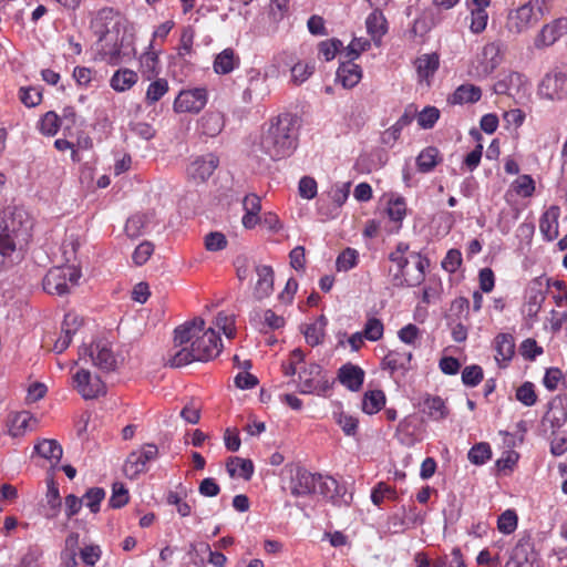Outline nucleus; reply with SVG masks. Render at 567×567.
Wrapping results in <instances>:
<instances>
[{
    "label": "nucleus",
    "mask_w": 567,
    "mask_h": 567,
    "mask_svg": "<svg viewBox=\"0 0 567 567\" xmlns=\"http://www.w3.org/2000/svg\"><path fill=\"white\" fill-rule=\"evenodd\" d=\"M174 352L167 363L171 367H184L193 361H209L216 358L223 348L221 340L213 328H205V321L196 318L175 329Z\"/></svg>",
    "instance_id": "1"
},
{
    "label": "nucleus",
    "mask_w": 567,
    "mask_h": 567,
    "mask_svg": "<svg viewBox=\"0 0 567 567\" xmlns=\"http://www.w3.org/2000/svg\"><path fill=\"white\" fill-rule=\"evenodd\" d=\"M391 281L395 287H415L425 278L429 259L417 251L410 250L405 243H399L389 254Z\"/></svg>",
    "instance_id": "2"
},
{
    "label": "nucleus",
    "mask_w": 567,
    "mask_h": 567,
    "mask_svg": "<svg viewBox=\"0 0 567 567\" xmlns=\"http://www.w3.org/2000/svg\"><path fill=\"white\" fill-rule=\"evenodd\" d=\"M298 134L292 118L279 115L264 127L260 136L261 151L272 159L290 156L297 147Z\"/></svg>",
    "instance_id": "3"
},
{
    "label": "nucleus",
    "mask_w": 567,
    "mask_h": 567,
    "mask_svg": "<svg viewBox=\"0 0 567 567\" xmlns=\"http://www.w3.org/2000/svg\"><path fill=\"white\" fill-rule=\"evenodd\" d=\"M28 220L22 209L13 208L0 216V265L19 257L22 244L29 237Z\"/></svg>",
    "instance_id": "4"
},
{
    "label": "nucleus",
    "mask_w": 567,
    "mask_h": 567,
    "mask_svg": "<svg viewBox=\"0 0 567 567\" xmlns=\"http://www.w3.org/2000/svg\"><path fill=\"white\" fill-rule=\"evenodd\" d=\"M81 276V269L75 265L53 267L43 278V289L50 295H66L78 286Z\"/></svg>",
    "instance_id": "5"
},
{
    "label": "nucleus",
    "mask_w": 567,
    "mask_h": 567,
    "mask_svg": "<svg viewBox=\"0 0 567 567\" xmlns=\"http://www.w3.org/2000/svg\"><path fill=\"white\" fill-rule=\"evenodd\" d=\"M158 457V447L155 444L146 443L138 450L128 454L124 463V474L133 480L150 468V463Z\"/></svg>",
    "instance_id": "6"
},
{
    "label": "nucleus",
    "mask_w": 567,
    "mask_h": 567,
    "mask_svg": "<svg viewBox=\"0 0 567 567\" xmlns=\"http://www.w3.org/2000/svg\"><path fill=\"white\" fill-rule=\"evenodd\" d=\"M503 53L497 42L486 43L477 55L476 63L472 64L468 74L473 78H485L492 74L502 63Z\"/></svg>",
    "instance_id": "7"
},
{
    "label": "nucleus",
    "mask_w": 567,
    "mask_h": 567,
    "mask_svg": "<svg viewBox=\"0 0 567 567\" xmlns=\"http://www.w3.org/2000/svg\"><path fill=\"white\" fill-rule=\"evenodd\" d=\"M71 385L84 400L96 399L106 392L101 378L82 368L72 373Z\"/></svg>",
    "instance_id": "8"
},
{
    "label": "nucleus",
    "mask_w": 567,
    "mask_h": 567,
    "mask_svg": "<svg viewBox=\"0 0 567 567\" xmlns=\"http://www.w3.org/2000/svg\"><path fill=\"white\" fill-rule=\"evenodd\" d=\"M122 20L116 10L104 7L92 14L90 29L97 39L107 37L120 32Z\"/></svg>",
    "instance_id": "9"
},
{
    "label": "nucleus",
    "mask_w": 567,
    "mask_h": 567,
    "mask_svg": "<svg viewBox=\"0 0 567 567\" xmlns=\"http://www.w3.org/2000/svg\"><path fill=\"white\" fill-rule=\"evenodd\" d=\"M89 357L92 363L106 371L115 369L117 360L107 342L99 341L91 344L90 348L81 347L79 350V360H85Z\"/></svg>",
    "instance_id": "10"
},
{
    "label": "nucleus",
    "mask_w": 567,
    "mask_h": 567,
    "mask_svg": "<svg viewBox=\"0 0 567 567\" xmlns=\"http://www.w3.org/2000/svg\"><path fill=\"white\" fill-rule=\"evenodd\" d=\"M208 102V93L204 87L183 90L176 96L173 109L176 113H199Z\"/></svg>",
    "instance_id": "11"
},
{
    "label": "nucleus",
    "mask_w": 567,
    "mask_h": 567,
    "mask_svg": "<svg viewBox=\"0 0 567 567\" xmlns=\"http://www.w3.org/2000/svg\"><path fill=\"white\" fill-rule=\"evenodd\" d=\"M537 95L548 101H559L567 96V75L563 72H550L540 81Z\"/></svg>",
    "instance_id": "12"
},
{
    "label": "nucleus",
    "mask_w": 567,
    "mask_h": 567,
    "mask_svg": "<svg viewBox=\"0 0 567 567\" xmlns=\"http://www.w3.org/2000/svg\"><path fill=\"white\" fill-rule=\"evenodd\" d=\"M317 477L313 494H320L336 505H348L350 503L352 495L348 494L346 487L341 486L336 478L323 475H317Z\"/></svg>",
    "instance_id": "13"
},
{
    "label": "nucleus",
    "mask_w": 567,
    "mask_h": 567,
    "mask_svg": "<svg viewBox=\"0 0 567 567\" xmlns=\"http://www.w3.org/2000/svg\"><path fill=\"white\" fill-rule=\"evenodd\" d=\"M528 86V80L519 72L508 71L499 75L494 83V92L496 94H505L509 96H522Z\"/></svg>",
    "instance_id": "14"
},
{
    "label": "nucleus",
    "mask_w": 567,
    "mask_h": 567,
    "mask_svg": "<svg viewBox=\"0 0 567 567\" xmlns=\"http://www.w3.org/2000/svg\"><path fill=\"white\" fill-rule=\"evenodd\" d=\"M39 420L28 411L11 412L6 420L7 432L12 437H22L38 429Z\"/></svg>",
    "instance_id": "15"
},
{
    "label": "nucleus",
    "mask_w": 567,
    "mask_h": 567,
    "mask_svg": "<svg viewBox=\"0 0 567 567\" xmlns=\"http://www.w3.org/2000/svg\"><path fill=\"white\" fill-rule=\"evenodd\" d=\"M219 159L214 154L196 157L187 167V176L195 184L206 182L218 167Z\"/></svg>",
    "instance_id": "16"
},
{
    "label": "nucleus",
    "mask_w": 567,
    "mask_h": 567,
    "mask_svg": "<svg viewBox=\"0 0 567 567\" xmlns=\"http://www.w3.org/2000/svg\"><path fill=\"white\" fill-rule=\"evenodd\" d=\"M524 299L522 311L529 320H534L545 301L544 286L539 278L529 282L525 290Z\"/></svg>",
    "instance_id": "17"
},
{
    "label": "nucleus",
    "mask_w": 567,
    "mask_h": 567,
    "mask_svg": "<svg viewBox=\"0 0 567 567\" xmlns=\"http://www.w3.org/2000/svg\"><path fill=\"white\" fill-rule=\"evenodd\" d=\"M537 22V16L530 3H525L512 10L507 18V28L515 33L528 30Z\"/></svg>",
    "instance_id": "18"
},
{
    "label": "nucleus",
    "mask_w": 567,
    "mask_h": 567,
    "mask_svg": "<svg viewBox=\"0 0 567 567\" xmlns=\"http://www.w3.org/2000/svg\"><path fill=\"white\" fill-rule=\"evenodd\" d=\"M122 41L118 39V33L107 37L99 38L96 43V51L100 59L110 65H117L122 62Z\"/></svg>",
    "instance_id": "19"
},
{
    "label": "nucleus",
    "mask_w": 567,
    "mask_h": 567,
    "mask_svg": "<svg viewBox=\"0 0 567 567\" xmlns=\"http://www.w3.org/2000/svg\"><path fill=\"white\" fill-rule=\"evenodd\" d=\"M567 34V17H561L545 24L535 39L537 48L550 47Z\"/></svg>",
    "instance_id": "20"
},
{
    "label": "nucleus",
    "mask_w": 567,
    "mask_h": 567,
    "mask_svg": "<svg viewBox=\"0 0 567 567\" xmlns=\"http://www.w3.org/2000/svg\"><path fill=\"white\" fill-rule=\"evenodd\" d=\"M491 0H467L466 8L470 11V30L474 34L485 31L488 23L487 8Z\"/></svg>",
    "instance_id": "21"
},
{
    "label": "nucleus",
    "mask_w": 567,
    "mask_h": 567,
    "mask_svg": "<svg viewBox=\"0 0 567 567\" xmlns=\"http://www.w3.org/2000/svg\"><path fill=\"white\" fill-rule=\"evenodd\" d=\"M317 481L318 477L316 474H312L305 468L297 467L295 474L291 475L289 483L291 495L300 497L313 494Z\"/></svg>",
    "instance_id": "22"
},
{
    "label": "nucleus",
    "mask_w": 567,
    "mask_h": 567,
    "mask_svg": "<svg viewBox=\"0 0 567 567\" xmlns=\"http://www.w3.org/2000/svg\"><path fill=\"white\" fill-rule=\"evenodd\" d=\"M82 326V319L76 313H66L61 328V333L53 344L56 353H62L70 346L73 334Z\"/></svg>",
    "instance_id": "23"
},
{
    "label": "nucleus",
    "mask_w": 567,
    "mask_h": 567,
    "mask_svg": "<svg viewBox=\"0 0 567 567\" xmlns=\"http://www.w3.org/2000/svg\"><path fill=\"white\" fill-rule=\"evenodd\" d=\"M382 10L374 8L365 19L367 32L377 45L381 44L382 38L389 31V23Z\"/></svg>",
    "instance_id": "24"
},
{
    "label": "nucleus",
    "mask_w": 567,
    "mask_h": 567,
    "mask_svg": "<svg viewBox=\"0 0 567 567\" xmlns=\"http://www.w3.org/2000/svg\"><path fill=\"white\" fill-rule=\"evenodd\" d=\"M364 371L355 364H343L338 371V380L352 392L359 391L364 382Z\"/></svg>",
    "instance_id": "25"
},
{
    "label": "nucleus",
    "mask_w": 567,
    "mask_h": 567,
    "mask_svg": "<svg viewBox=\"0 0 567 567\" xmlns=\"http://www.w3.org/2000/svg\"><path fill=\"white\" fill-rule=\"evenodd\" d=\"M482 89L477 85L465 83L457 86L454 92L449 95L447 103L451 105L474 104L482 99Z\"/></svg>",
    "instance_id": "26"
},
{
    "label": "nucleus",
    "mask_w": 567,
    "mask_h": 567,
    "mask_svg": "<svg viewBox=\"0 0 567 567\" xmlns=\"http://www.w3.org/2000/svg\"><path fill=\"white\" fill-rule=\"evenodd\" d=\"M244 215L241 224L246 229H254L260 224L261 199L255 194L247 195L243 200Z\"/></svg>",
    "instance_id": "27"
},
{
    "label": "nucleus",
    "mask_w": 567,
    "mask_h": 567,
    "mask_svg": "<svg viewBox=\"0 0 567 567\" xmlns=\"http://www.w3.org/2000/svg\"><path fill=\"white\" fill-rule=\"evenodd\" d=\"M413 354L409 351L393 350L390 351L382 361L384 369L390 370L391 373L401 372L405 373L411 369Z\"/></svg>",
    "instance_id": "28"
},
{
    "label": "nucleus",
    "mask_w": 567,
    "mask_h": 567,
    "mask_svg": "<svg viewBox=\"0 0 567 567\" xmlns=\"http://www.w3.org/2000/svg\"><path fill=\"white\" fill-rule=\"evenodd\" d=\"M535 190L536 183L534 178L528 174L519 175L509 185V188L505 194V199L509 202L513 196H517L520 198H530L534 196Z\"/></svg>",
    "instance_id": "29"
},
{
    "label": "nucleus",
    "mask_w": 567,
    "mask_h": 567,
    "mask_svg": "<svg viewBox=\"0 0 567 567\" xmlns=\"http://www.w3.org/2000/svg\"><path fill=\"white\" fill-rule=\"evenodd\" d=\"M138 82V73L128 68L116 70L110 79V86L117 93L130 91Z\"/></svg>",
    "instance_id": "30"
},
{
    "label": "nucleus",
    "mask_w": 567,
    "mask_h": 567,
    "mask_svg": "<svg viewBox=\"0 0 567 567\" xmlns=\"http://www.w3.org/2000/svg\"><path fill=\"white\" fill-rule=\"evenodd\" d=\"M406 202L403 197L391 195L386 203L385 214L393 226L391 231H398L406 216Z\"/></svg>",
    "instance_id": "31"
},
{
    "label": "nucleus",
    "mask_w": 567,
    "mask_h": 567,
    "mask_svg": "<svg viewBox=\"0 0 567 567\" xmlns=\"http://www.w3.org/2000/svg\"><path fill=\"white\" fill-rule=\"evenodd\" d=\"M560 209L558 206L548 207L540 217L539 229L544 237L551 241L558 237V219Z\"/></svg>",
    "instance_id": "32"
},
{
    "label": "nucleus",
    "mask_w": 567,
    "mask_h": 567,
    "mask_svg": "<svg viewBox=\"0 0 567 567\" xmlns=\"http://www.w3.org/2000/svg\"><path fill=\"white\" fill-rule=\"evenodd\" d=\"M138 64L140 71L146 80H152L158 75L161 70L159 58L153 43H150L147 50L140 55Z\"/></svg>",
    "instance_id": "33"
},
{
    "label": "nucleus",
    "mask_w": 567,
    "mask_h": 567,
    "mask_svg": "<svg viewBox=\"0 0 567 567\" xmlns=\"http://www.w3.org/2000/svg\"><path fill=\"white\" fill-rule=\"evenodd\" d=\"M493 347L495 350V360L499 365L506 364L509 362L515 352V343L514 339L508 333H498L493 341Z\"/></svg>",
    "instance_id": "34"
},
{
    "label": "nucleus",
    "mask_w": 567,
    "mask_h": 567,
    "mask_svg": "<svg viewBox=\"0 0 567 567\" xmlns=\"http://www.w3.org/2000/svg\"><path fill=\"white\" fill-rule=\"evenodd\" d=\"M257 282L255 296L258 299L266 298L274 291V270L270 266L260 265L256 267Z\"/></svg>",
    "instance_id": "35"
},
{
    "label": "nucleus",
    "mask_w": 567,
    "mask_h": 567,
    "mask_svg": "<svg viewBox=\"0 0 567 567\" xmlns=\"http://www.w3.org/2000/svg\"><path fill=\"white\" fill-rule=\"evenodd\" d=\"M33 452L48 460L52 465L58 464L63 454L62 446L53 439L39 440L33 447Z\"/></svg>",
    "instance_id": "36"
},
{
    "label": "nucleus",
    "mask_w": 567,
    "mask_h": 567,
    "mask_svg": "<svg viewBox=\"0 0 567 567\" xmlns=\"http://www.w3.org/2000/svg\"><path fill=\"white\" fill-rule=\"evenodd\" d=\"M154 224L153 213H138L131 216L125 224L127 236L135 238L146 233Z\"/></svg>",
    "instance_id": "37"
},
{
    "label": "nucleus",
    "mask_w": 567,
    "mask_h": 567,
    "mask_svg": "<svg viewBox=\"0 0 567 567\" xmlns=\"http://www.w3.org/2000/svg\"><path fill=\"white\" fill-rule=\"evenodd\" d=\"M45 504H43V515L49 518H55L60 513L61 497L59 493L58 484L53 478L48 480L47 483Z\"/></svg>",
    "instance_id": "38"
},
{
    "label": "nucleus",
    "mask_w": 567,
    "mask_h": 567,
    "mask_svg": "<svg viewBox=\"0 0 567 567\" xmlns=\"http://www.w3.org/2000/svg\"><path fill=\"white\" fill-rule=\"evenodd\" d=\"M337 78L344 87L351 89L360 82L362 71L358 64L346 62L339 66Z\"/></svg>",
    "instance_id": "39"
},
{
    "label": "nucleus",
    "mask_w": 567,
    "mask_h": 567,
    "mask_svg": "<svg viewBox=\"0 0 567 567\" xmlns=\"http://www.w3.org/2000/svg\"><path fill=\"white\" fill-rule=\"evenodd\" d=\"M386 402L385 393L382 390H368L362 398V411L372 415L381 411Z\"/></svg>",
    "instance_id": "40"
},
{
    "label": "nucleus",
    "mask_w": 567,
    "mask_h": 567,
    "mask_svg": "<svg viewBox=\"0 0 567 567\" xmlns=\"http://www.w3.org/2000/svg\"><path fill=\"white\" fill-rule=\"evenodd\" d=\"M239 65V56L233 49H225L214 61V71L217 74H228Z\"/></svg>",
    "instance_id": "41"
},
{
    "label": "nucleus",
    "mask_w": 567,
    "mask_h": 567,
    "mask_svg": "<svg viewBox=\"0 0 567 567\" xmlns=\"http://www.w3.org/2000/svg\"><path fill=\"white\" fill-rule=\"evenodd\" d=\"M227 472L231 477L250 480L254 474V464L250 460L241 457H230L226 464Z\"/></svg>",
    "instance_id": "42"
},
{
    "label": "nucleus",
    "mask_w": 567,
    "mask_h": 567,
    "mask_svg": "<svg viewBox=\"0 0 567 567\" xmlns=\"http://www.w3.org/2000/svg\"><path fill=\"white\" fill-rule=\"evenodd\" d=\"M423 412L435 421L444 420L449 415L445 401L440 396L432 395H427L423 400Z\"/></svg>",
    "instance_id": "43"
},
{
    "label": "nucleus",
    "mask_w": 567,
    "mask_h": 567,
    "mask_svg": "<svg viewBox=\"0 0 567 567\" xmlns=\"http://www.w3.org/2000/svg\"><path fill=\"white\" fill-rule=\"evenodd\" d=\"M442 161L440 151L434 146H429L421 151L416 157L417 169L422 173H429Z\"/></svg>",
    "instance_id": "44"
},
{
    "label": "nucleus",
    "mask_w": 567,
    "mask_h": 567,
    "mask_svg": "<svg viewBox=\"0 0 567 567\" xmlns=\"http://www.w3.org/2000/svg\"><path fill=\"white\" fill-rule=\"evenodd\" d=\"M440 59L436 53L432 54H423L415 60V68L419 74V78L422 80H427L433 76L436 70L439 69Z\"/></svg>",
    "instance_id": "45"
},
{
    "label": "nucleus",
    "mask_w": 567,
    "mask_h": 567,
    "mask_svg": "<svg viewBox=\"0 0 567 567\" xmlns=\"http://www.w3.org/2000/svg\"><path fill=\"white\" fill-rule=\"evenodd\" d=\"M443 292V284L440 278L430 277L422 289V302L430 305L441 299Z\"/></svg>",
    "instance_id": "46"
},
{
    "label": "nucleus",
    "mask_w": 567,
    "mask_h": 567,
    "mask_svg": "<svg viewBox=\"0 0 567 567\" xmlns=\"http://www.w3.org/2000/svg\"><path fill=\"white\" fill-rule=\"evenodd\" d=\"M327 319L321 316L315 322L308 324L305 330V338L308 344L317 346L322 342L324 338V328Z\"/></svg>",
    "instance_id": "47"
},
{
    "label": "nucleus",
    "mask_w": 567,
    "mask_h": 567,
    "mask_svg": "<svg viewBox=\"0 0 567 567\" xmlns=\"http://www.w3.org/2000/svg\"><path fill=\"white\" fill-rule=\"evenodd\" d=\"M81 246V238L76 234H68L61 245V254L68 265L76 260L78 250Z\"/></svg>",
    "instance_id": "48"
},
{
    "label": "nucleus",
    "mask_w": 567,
    "mask_h": 567,
    "mask_svg": "<svg viewBox=\"0 0 567 567\" xmlns=\"http://www.w3.org/2000/svg\"><path fill=\"white\" fill-rule=\"evenodd\" d=\"M291 82L296 85H300L306 82L315 72V63L311 61H299L296 62L291 70Z\"/></svg>",
    "instance_id": "49"
},
{
    "label": "nucleus",
    "mask_w": 567,
    "mask_h": 567,
    "mask_svg": "<svg viewBox=\"0 0 567 567\" xmlns=\"http://www.w3.org/2000/svg\"><path fill=\"white\" fill-rule=\"evenodd\" d=\"M359 262V251L354 248H346L342 250L336 260V268L338 271L347 272L354 268Z\"/></svg>",
    "instance_id": "50"
},
{
    "label": "nucleus",
    "mask_w": 567,
    "mask_h": 567,
    "mask_svg": "<svg viewBox=\"0 0 567 567\" xmlns=\"http://www.w3.org/2000/svg\"><path fill=\"white\" fill-rule=\"evenodd\" d=\"M549 293L557 307L567 306V284L563 280H547Z\"/></svg>",
    "instance_id": "51"
},
{
    "label": "nucleus",
    "mask_w": 567,
    "mask_h": 567,
    "mask_svg": "<svg viewBox=\"0 0 567 567\" xmlns=\"http://www.w3.org/2000/svg\"><path fill=\"white\" fill-rule=\"evenodd\" d=\"M467 457L475 465H483L492 457V450L488 443L481 442L468 451Z\"/></svg>",
    "instance_id": "52"
},
{
    "label": "nucleus",
    "mask_w": 567,
    "mask_h": 567,
    "mask_svg": "<svg viewBox=\"0 0 567 567\" xmlns=\"http://www.w3.org/2000/svg\"><path fill=\"white\" fill-rule=\"evenodd\" d=\"M333 417L346 435L353 436L357 434L359 420L355 416L340 411L336 412Z\"/></svg>",
    "instance_id": "53"
},
{
    "label": "nucleus",
    "mask_w": 567,
    "mask_h": 567,
    "mask_svg": "<svg viewBox=\"0 0 567 567\" xmlns=\"http://www.w3.org/2000/svg\"><path fill=\"white\" fill-rule=\"evenodd\" d=\"M168 82L165 79L153 81L146 90L145 100L148 104L159 101L168 92Z\"/></svg>",
    "instance_id": "54"
},
{
    "label": "nucleus",
    "mask_w": 567,
    "mask_h": 567,
    "mask_svg": "<svg viewBox=\"0 0 567 567\" xmlns=\"http://www.w3.org/2000/svg\"><path fill=\"white\" fill-rule=\"evenodd\" d=\"M362 333L369 341H379L383 338L384 324L380 319L370 317L363 327Z\"/></svg>",
    "instance_id": "55"
},
{
    "label": "nucleus",
    "mask_w": 567,
    "mask_h": 567,
    "mask_svg": "<svg viewBox=\"0 0 567 567\" xmlns=\"http://www.w3.org/2000/svg\"><path fill=\"white\" fill-rule=\"evenodd\" d=\"M61 125L59 115L53 112H47L39 122V130L42 134L53 136L58 133Z\"/></svg>",
    "instance_id": "56"
},
{
    "label": "nucleus",
    "mask_w": 567,
    "mask_h": 567,
    "mask_svg": "<svg viewBox=\"0 0 567 567\" xmlns=\"http://www.w3.org/2000/svg\"><path fill=\"white\" fill-rule=\"evenodd\" d=\"M518 516L514 509H506L497 519V529L505 535L514 533L517 528Z\"/></svg>",
    "instance_id": "57"
},
{
    "label": "nucleus",
    "mask_w": 567,
    "mask_h": 567,
    "mask_svg": "<svg viewBox=\"0 0 567 567\" xmlns=\"http://www.w3.org/2000/svg\"><path fill=\"white\" fill-rule=\"evenodd\" d=\"M343 47L338 39H328L318 44V56L324 61H331Z\"/></svg>",
    "instance_id": "58"
},
{
    "label": "nucleus",
    "mask_w": 567,
    "mask_h": 567,
    "mask_svg": "<svg viewBox=\"0 0 567 567\" xmlns=\"http://www.w3.org/2000/svg\"><path fill=\"white\" fill-rule=\"evenodd\" d=\"M396 491L386 483H378L371 492V501L374 505L380 506L384 499H395Z\"/></svg>",
    "instance_id": "59"
},
{
    "label": "nucleus",
    "mask_w": 567,
    "mask_h": 567,
    "mask_svg": "<svg viewBox=\"0 0 567 567\" xmlns=\"http://www.w3.org/2000/svg\"><path fill=\"white\" fill-rule=\"evenodd\" d=\"M79 544V535L76 533H71L65 539V549L63 551V561L69 567H76V547Z\"/></svg>",
    "instance_id": "60"
},
{
    "label": "nucleus",
    "mask_w": 567,
    "mask_h": 567,
    "mask_svg": "<svg viewBox=\"0 0 567 567\" xmlns=\"http://www.w3.org/2000/svg\"><path fill=\"white\" fill-rule=\"evenodd\" d=\"M484 378L483 369L477 364L467 365L462 371V382L466 386H476L478 385Z\"/></svg>",
    "instance_id": "61"
},
{
    "label": "nucleus",
    "mask_w": 567,
    "mask_h": 567,
    "mask_svg": "<svg viewBox=\"0 0 567 567\" xmlns=\"http://www.w3.org/2000/svg\"><path fill=\"white\" fill-rule=\"evenodd\" d=\"M408 124L406 116H402L392 126L382 133V143L392 146L401 136L403 127Z\"/></svg>",
    "instance_id": "62"
},
{
    "label": "nucleus",
    "mask_w": 567,
    "mask_h": 567,
    "mask_svg": "<svg viewBox=\"0 0 567 567\" xmlns=\"http://www.w3.org/2000/svg\"><path fill=\"white\" fill-rule=\"evenodd\" d=\"M101 548L97 545H89L83 547L80 550V558L83 563V565H79L76 567H94L95 564L101 558Z\"/></svg>",
    "instance_id": "63"
},
{
    "label": "nucleus",
    "mask_w": 567,
    "mask_h": 567,
    "mask_svg": "<svg viewBox=\"0 0 567 567\" xmlns=\"http://www.w3.org/2000/svg\"><path fill=\"white\" fill-rule=\"evenodd\" d=\"M516 399L525 406H533L537 402L535 385L532 382H524L516 390Z\"/></svg>",
    "instance_id": "64"
}]
</instances>
